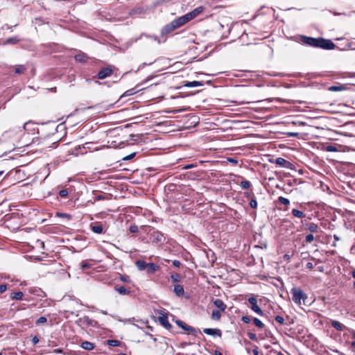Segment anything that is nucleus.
Returning a JSON list of instances; mask_svg holds the SVG:
<instances>
[{"mask_svg":"<svg viewBox=\"0 0 355 355\" xmlns=\"http://www.w3.org/2000/svg\"><path fill=\"white\" fill-rule=\"evenodd\" d=\"M301 40L308 46L318 48L319 37L314 38L309 36H302Z\"/></svg>","mask_w":355,"mask_h":355,"instance_id":"9b49d317","label":"nucleus"},{"mask_svg":"<svg viewBox=\"0 0 355 355\" xmlns=\"http://www.w3.org/2000/svg\"><path fill=\"white\" fill-rule=\"evenodd\" d=\"M158 320L159 323L166 329L169 330L172 328V325L168 322V317L166 315H164L162 316H159L158 318Z\"/></svg>","mask_w":355,"mask_h":355,"instance_id":"a211bd4d","label":"nucleus"},{"mask_svg":"<svg viewBox=\"0 0 355 355\" xmlns=\"http://www.w3.org/2000/svg\"><path fill=\"white\" fill-rule=\"evenodd\" d=\"M203 84L202 82H200V81H192V82H189V81H183L182 82V85L184 86V87H198V86H202Z\"/></svg>","mask_w":355,"mask_h":355,"instance_id":"a878e982","label":"nucleus"},{"mask_svg":"<svg viewBox=\"0 0 355 355\" xmlns=\"http://www.w3.org/2000/svg\"><path fill=\"white\" fill-rule=\"evenodd\" d=\"M149 239L152 243L157 244L163 243L165 239L164 234L158 230L151 232L149 234Z\"/></svg>","mask_w":355,"mask_h":355,"instance_id":"6e6552de","label":"nucleus"},{"mask_svg":"<svg viewBox=\"0 0 355 355\" xmlns=\"http://www.w3.org/2000/svg\"><path fill=\"white\" fill-rule=\"evenodd\" d=\"M252 353L254 355H263V354L259 352L258 347H255V348L252 349Z\"/></svg>","mask_w":355,"mask_h":355,"instance_id":"6e6d98bb","label":"nucleus"},{"mask_svg":"<svg viewBox=\"0 0 355 355\" xmlns=\"http://www.w3.org/2000/svg\"><path fill=\"white\" fill-rule=\"evenodd\" d=\"M204 9L205 8L203 6H198L186 15L189 17V19L191 21L198 17L204 10Z\"/></svg>","mask_w":355,"mask_h":355,"instance_id":"2eb2a0df","label":"nucleus"},{"mask_svg":"<svg viewBox=\"0 0 355 355\" xmlns=\"http://www.w3.org/2000/svg\"><path fill=\"white\" fill-rule=\"evenodd\" d=\"M302 225L304 230L309 231L311 233H316L319 232V225L315 223L309 222L306 219L302 220Z\"/></svg>","mask_w":355,"mask_h":355,"instance_id":"20e7f679","label":"nucleus"},{"mask_svg":"<svg viewBox=\"0 0 355 355\" xmlns=\"http://www.w3.org/2000/svg\"><path fill=\"white\" fill-rule=\"evenodd\" d=\"M351 275H352V277L355 279V269H354V270L351 272Z\"/></svg>","mask_w":355,"mask_h":355,"instance_id":"0e129e2a","label":"nucleus"},{"mask_svg":"<svg viewBox=\"0 0 355 355\" xmlns=\"http://www.w3.org/2000/svg\"><path fill=\"white\" fill-rule=\"evenodd\" d=\"M135 155V153H132V154H130V155H128V156H127V157H124V158H123V159H125V160H129V159H132Z\"/></svg>","mask_w":355,"mask_h":355,"instance_id":"13d9d810","label":"nucleus"},{"mask_svg":"<svg viewBox=\"0 0 355 355\" xmlns=\"http://www.w3.org/2000/svg\"><path fill=\"white\" fill-rule=\"evenodd\" d=\"M129 231L131 233H137L139 232L138 226L135 224H132L129 227Z\"/></svg>","mask_w":355,"mask_h":355,"instance_id":"37998d69","label":"nucleus"},{"mask_svg":"<svg viewBox=\"0 0 355 355\" xmlns=\"http://www.w3.org/2000/svg\"><path fill=\"white\" fill-rule=\"evenodd\" d=\"M172 263L176 268H179L181 266V262L179 260H173Z\"/></svg>","mask_w":355,"mask_h":355,"instance_id":"864d4df0","label":"nucleus"},{"mask_svg":"<svg viewBox=\"0 0 355 355\" xmlns=\"http://www.w3.org/2000/svg\"><path fill=\"white\" fill-rule=\"evenodd\" d=\"M24 293L21 291L15 292L10 294L11 300H23Z\"/></svg>","mask_w":355,"mask_h":355,"instance_id":"bb28decb","label":"nucleus"},{"mask_svg":"<svg viewBox=\"0 0 355 355\" xmlns=\"http://www.w3.org/2000/svg\"><path fill=\"white\" fill-rule=\"evenodd\" d=\"M114 290L119 293L120 295H129L130 293V290L128 289V288H126L125 286H116L114 287Z\"/></svg>","mask_w":355,"mask_h":355,"instance_id":"4be33fe9","label":"nucleus"},{"mask_svg":"<svg viewBox=\"0 0 355 355\" xmlns=\"http://www.w3.org/2000/svg\"><path fill=\"white\" fill-rule=\"evenodd\" d=\"M19 40L17 37H9L6 40V44H15Z\"/></svg>","mask_w":355,"mask_h":355,"instance_id":"e433bc0d","label":"nucleus"},{"mask_svg":"<svg viewBox=\"0 0 355 355\" xmlns=\"http://www.w3.org/2000/svg\"><path fill=\"white\" fill-rule=\"evenodd\" d=\"M177 29L175 25L174 24L173 21L166 24L161 31L162 35H166L171 33H172L173 31Z\"/></svg>","mask_w":355,"mask_h":355,"instance_id":"ddd939ff","label":"nucleus"},{"mask_svg":"<svg viewBox=\"0 0 355 355\" xmlns=\"http://www.w3.org/2000/svg\"><path fill=\"white\" fill-rule=\"evenodd\" d=\"M174 293L178 297H182L184 294V290L182 285L175 284L174 285Z\"/></svg>","mask_w":355,"mask_h":355,"instance_id":"b1692460","label":"nucleus"},{"mask_svg":"<svg viewBox=\"0 0 355 355\" xmlns=\"http://www.w3.org/2000/svg\"><path fill=\"white\" fill-rule=\"evenodd\" d=\"M80 266L83 270L88 269L91 267V264H89L87 260L83 261L80 263Z\"/></svg>","mask_w":355,"mask_h":355,"instance_id":"79ce46f5","label":"nucleus"},{"mask_svg":"<svg viewBox=\"0 0 355 355\" xmlns=\"http://www.w3.org/2000/svg\"><path fill=\"white\" fill-rule=\"evenodd\" d=\"M291 293L293 301L299 306L302 304V302L304 304L308 298L307 295L300 288L293 287L291 290Z\"/></svg>","mask_w":355,"mask_h":355,"instance_id":"f03ea898","label":"nucleus"},{"mask_svg":"<svg viewBox=\"0 0 355 355\" xmlns=\"http://www.w3.org/2000/svg\"><path fill=\"white\" fill-rule=\"evenodd\" d=\"M8 289L6 284H1L0 285V294L5 293Z\"/></svg>","mask_w":355,"mask_h":355,"instance_id":"603ef678","label":"nucleus"},{"mask_svg":"<svg viewBox=\"0 0 355 355\" xmlns=\"http://www.w3.org/2000/svg\"><path fill=\"white\" fill-rule=\"evenodd\" d=\"M148 263H146L144 260L139 259L136 261L135 266L139 270H146Z\"/></svg>","mask_w":355,"mask_h":355,"instance_id":"5701e85b","label":"nucleus"},{"mask_svg":"<svg viewBox=\"0 0 355 355\" xmlns=\"http://www.w3.org/2000/svg\"><path fill=\"white\" fill-rule=\"evenodd\" d=\"M252 322L254 324V325L260 329H262L265 327V324L259 319L257 318H253Z\"/></svg>","mask_w":355,"mask_h":355,"instance_id":"f704fd0d","label":"nucleus"},{"mask_svg":"<svg viewBox=\"0 0 355 355\" xmlns=\"http://www.w3.org/2000/svg\"><path fill=\"white\" fill-rule=\"evenodd\" d=\"M297 206L299 209H293L291 214L293 217L300 218L302 220L306 217V214L304 211L305 206L302 203H297Z\"/></svg>","mask_w":355,"mask_h":355,"instance_id":"0eeeda50","label":"nucleus"},{"mask_svg":"<svg viewBox=\"0 0 355 355\" xmlns=\"http://www.w3.org/2000/svg\"><path fill=\"white\" fill-rule=\"evenodd\" d=\"M113 69L110 67H103L98 72L94 78L103 80L106 78L110 77L113 74Z\"/></svg>","mask_w":355,"mask_h":355,"instance_id":"1a4fd4ad","label":"nucleus"},{"mask_svg":"<svg viewBox=\"0 0 355 355\" xmlns=\"http://www.w3.org/2000/svg\"><path fill=\"white\" fill-rule=\"evenodd\" d=\"M194 166L193 164H188V165H186L185 166L183 167L184 169H189V168H191Z\"/></svg>","mask_w":355,"mask_h":355,"instance_id":"052dcab7","label":"nucleus"},{"mask_svg":"<svg viewBox=\"0 0 355 355\" xmlns=\"http://www.w3.org/2000/svg\"><path fill=\"white\" fill-rule=\"evenodd\" d=\"M250 207L252 209H257V202L255 198H252L249 203Z\"/></svg>","mask_w":355,"mask_h":355,"instance_id":"de8ad7c7","label":"nucleus"},{"mask_svg":"<svg viewBox=\"0 0 355 355\" xmlns=\"http://www.w3.org/2000/svg\"><path fill=\"white\" fill-rule=\"evenodd\" d=\"M314 239L315 238L313 234H309L305 236V242L306 243H311Z\"/></svg>","mask_w":355,"mask_h":355,"instance_id":"ea45409f","label":"nucleus"},{"mask_svg":"<svg viewBox=\"0 0 355 355\" xmlns=\"http://www.w3.org/2000/svg\"><path fill=\"white\" fill-rule=\"evenodd\" d=\"M241 321L245 324H249L251 322V318L248 315L242 316Z\"/></svg>","mask_w":355,"mask_h":355,"instance_id":"8fccbe9b","label":"nucleus"},{"mask_svg":"<svg viewBox=\"0 0 355 355\" xmlns=\"http://www.w3.org/2000/svg\"><path fill=\"white\" fill-rule=\"evenodd\" d=\"M119 279L123 282H126V283L130 282V277L126 275H120Z\"/></svg>","mask_w":355,"mask_h":355,"instance_id":"a19ab883","label":"nucleus"},{"mask_svg":"<svg viewBox=\"0 0 355 355\" xmlns=\"http://www.w3.org/2000/svg\"><path fill=\"white\" fill-rule=\"evenodd\" d=\"M81 347L86 350L90 351L92 350L94 348V344L89 342V341H84L81 344Z\"/></svg>","mask_w":355,"mask_h":355,"instance_id":"c756f323","label":"nucleus"},{"mask_svg":"<svg viewBox=\"0 0 355 355\" xmlns=\"http://www.w3.org/2000/svg\"><path fill=\"white\" fill-rule=\"evenodd\" d=\"M159 270V266L155 263H148L146 268V273L148 275H153Z\"/></svg>","mask_w":355,"mask_h":355,"instance_id":"f3484780","label":"nucleus"},{"mask_svg":"<svg viewBox=\"0 0 355 355\" xmlns=\"http://www.w3.org/2000/svg\"><path fill=\"white\" fill-rule=\"evenodd\" d=\"M351 347L355 350V340L352 342Z\"/></svg>","mask_w":355,"mask_h":355,"instance_id":"e2e57ef3","label":"nucleus"},{"mask_svg":"<svg viewBox=\"0 0 355 355\" xmlns=\"http://www.w3.org/2000/svg\"><path fill=\"white\" fill-rule=\"evenodd\" d=\"M275 320L279 324H284V318L282 316H281V315H276L275 318Z\"/></svg>","mask_w":355,"mask_h":355,"instance_id":"49530a36","label":"nucleus"},{"mask_svg":"<svg viewBox=\"0 0 355 355\" xmlns=\"http://www.w3.org/2000/svg\"><path fill=\"white\" fill-rule=\"evenodd\" d=\"M214 355H223V354L218 350H215L214 352Z\"/></svg>","mask_w":355,"mask_h":355,"instance_id":"680f3d73","label":"nucleus"},{"mask_svg":"<svg viewBox=\"0 0 355 355\" xmlns=\"http://www.w3.org/2000/svg\"><path fill=\"white\" fill-rule=\"evenodd\" d=\"M336 44L330 40L319 37L318 48L325 50H332L336 48Z\"/></svg>","mask_w":355,"mask_h":355,"instance_id":"423d86ee","label":"nucleus"},{"mask_svg":"<svg viewBox=\"0 0 355 355\" xmlns=\"http://www.w3.org/2000/svg\"><path fill=\"white\" fill-rule=\"evenodd\" d=\"M136 92H137L135 91V88L130 89L127 90L126 92H125L122 94L121 97L131 96V95L135 94Z\"/></svg>","mask_w":355,"mask_h":355,"instance_id":"58836bf2","label":"nucleus"},{"mask_svg":"<svg viewBox=\"0 0 355 355\" xmlns=\"http://www.w3.org/2000/svg\"><path fill=\"white\" fill-rule=\"evenodd\" d=\"M171 279L173 282H180L182 279V277L180 274L177 272H173L171 275Z\"/></svg>","mask_w":355,"mask_h":355,"instance_id":"2f4dec72","label":"nucleus"},{"mask_svg":"<svg viewBox=\"0 0 355 355\" xmlns=\"http://www.w3.org/2000/svg\"><path fill=\"white\" fill-rule=\"evenodd\" d=\"M298 135L299 134L297 132H288V135L291 136V137H297Z\"/></svg>","mask_w":355,"mask_h":355,"instance_id":"bf43d9fd","label":"nucleus"},{"mask_svg":"<svg viewBox=\"0 0 355 355\" xmlns=\"http://www.w3.org/2000/svg\"><path fill=\"white\" fill-rule=\"evenodd\" d=\"M173 21L175 25L176 28H178L184 26L187 22L190 21V20L189 19V17L187 16V15H184L175 19L174 20H173Z\"/></svg>","mask_w":355,"mask_h":355,"instance_id":"f8f14e48","label":"nucleus"},{"mask_svg":"<svg viewBox=\"0 0 355 355\" xmlns=\"http://www.w3.org/2000/svg\"><path fill=\"white\" fill-rule=\"evenodd\" d=\"M86 153L85 148L84 146L81 147L78 146V147H76L74 150H73L72 153L75 155L76 156H78L79 154H84Z\"/></svg>","mask_w":355,"mask_h":355,"instance_id":"7c9ffc66","label":"nucleus"},{"mask_svg":"<svg viewBox=\"0 0 355 355\" xmlns=\"http://www.w3.org/2000/svg\"><path fill=\"white\" fill-rule=\"evenodd\" d=\"M326 150L329 152H336L338 150L337 148L333 145L326 146Z\"/></svg>","mask_w":355,"mask_h":355,"instance_id":"09e8293b","label":"nucleus"},{"mask_svg":"<svg viewBox=\"0 0 355 355\" xmlns=\"http://www.w3.org/2000/svg\"><path fill=\"white\" fill-rule=\"evenodd\" d=\"M306 268H309V269H313V267H314V266H313V263H311V262H308V263H306Z\"/></svg>","mask_w":355,"mask_h":355,"instance_id":"4d7b16f0","label":"nucleus"},{"mask_svg":"<svg viewBox=\"0 0 355 355\" xmlns=\"http://www.w3.org/2000/svg\"><path fill=\"white\" fill-rule=\"evenodd\" d=\"M55 130L56 129L53 127L43 126L37 132L41 139H51V144H54L59 139L55 135Z\"/></svg>","mask_w":355,"mask_h":355,"instance_id":"f257e3e1","label":"nucleus"},{"mask_svg":"<svg viewBox=\"0 0 355 355\" xmlns=\"http://www.w3.org/2000/svg\"><path fill=\"white\" fill-rule=\"evenodd\" d=\"M40 341V339L38 338L37 336H35L33 338H32V343L33 345H37Z\"/></svg>","mask_w":355,"mask_h":355,"instance_id":"5fc2aeb1","label":"nucleus"},{"mask_svg":"<svg viewBox=\"0 0 355 355\" xmlns=\"http://www.w3.org/2000/svg\"><path fill=\"white\" fill-rule=\"evenodd\" d=\"M331 326L338 331H343L344 329V325L337 320H331Z\"/></svg>","mask_w":355,"mask_h":355,"instance_id":"c85d7f7f","label":"nucleus"},{"mask_svg":"<svg viewBox=\"0 0 355 355\" xmlns=\"http://www.w3.org/2000/svg\"><path fill=\"white\" fill-rule=\"evenodd\" d=\"M26 70V67L24 65H17L15 67V73L17 74H23Z\"/></svg>","mask_w":355,"mask_h":355,"instance_id":"473e14b6","label":"nucleus"},{"mask_svg":"<svg viewBox=\"0 0 355 355\" xmlns=\"http://www.w3.org/2000/svg\"><path fill=\"white\" fill-rule=\"evenodd\" d=\"M68 195H69V192L67 191V189H62L59 191V196L61 197V198H67L68 197Z\"/></svg>","mask_w":355,"mask_h":355,"instance_id":"c03bdc74","label":"nucleus"},{"mask_svg":"<svg viewBox=\"0 0 355 355\" xmlns=\"http://www.w3.org/2000/svg\"><path fill=\"white\" fill-rule=\"evenodd\" d=\"M248 302L250 305H248V307L250 308L252 311H253L254 313L258 314L259 315L263 316L264 315L263 311L262 309L258 306L257 304V299L252 296L248 298Z\"/></svg>","mask_w":355,"mask_h":355,"instance_id":"39448f33","label":"nucleus"},{"mask_svg":"<svg viewBox=\"0 0 355 355\" xmlns=\"http://www.w3.org/2000/svg\"><path fill=\"white\" fill-rule=\"evenodd\" d=\"M46 321H47L46 318L44 316H42L36 320L35 324H36V325H40L41 324L46 322Z\"/></svg>","mask_w":355,"mask_h":355,"instance_id":"a18cd8bd","label":"nucleus"},{"mask_svg":"<svg viewBox=\"0 0 355 355\" xmlns=\"http://www.w3.org/2000/svg\"><path fill=\"white\" fill-rule=\"evenodd\" d=\"M221 312L220 310L214 309L211 314V319L214 321H219L221 318Z\"/></svg>","mask_w":355,"mask_h":355,"instance_id":"393cba45","label":"nucleus"},{"mask_svg":"<svg viewBox=\"0 0 355 355\" xmlns=\"http://www.w3.org/2000/svg\"><path fill=\"white\" fill-rule=\"evenodd\" d=\"M80 321L82 324L87 326V327H96L97 325V321L91 319L89 316L85 315L80 319Z\"/></svg>","mask_w":355,"mask_h":355,"instance_id":"dca6fc26","label":"nucleus"},{"mask_svg":"<svg viewBox=\"0 0 355 355\" xmlns=\"http://www.w3.org/2000/svg\"><path fill=\"white\" fill-rule=\"evenodd\" d=\"M275 163L277 165L284 167V168H290V166L291 165V163L288 162V160L282 158V157H277L275 160Z\"/></svg>","mask_w":355,"mask_h":355,"instance_id":"6ab92c4d","label":"nucleus"},{"mask_svg":"<svg viewBox=\"0 0 355 355\" xmlns=\"http://www.w3.org/2000/svg\"><path fill=\"white\" fill-rule=\"evenodd\" d=\"M203 332L211 336H217L219 338H221L222 336V331L219 329H212V328H205L203 329Z\"/></svg>","mask_w":355,"mask_h":355,"instance_id":"4468645a","label":"nucleus"},{"mask_svg":"<svg viewBox=\"0 0 355 355\" xmlns=\"http://www.w3.org/2000/svg\"><path fill=\"white\" fill-rule=\"evenodd\" d=\"M107 344L112 347H118L120 346L121 342L118 340H108Z\"/></svg>","mask_w":355,"mask_h":355,"instance_id":"4c0bfd02","label":"nucleus"},{"mask_svg":"<svg viewBox=\"0 0 355 355\" xmlns=\"http://www.w3.org/2000/svg\"><path fill=\"white\" fill-rule=\"evenodd\" d=\"M239 184L243 189H249L252 186L251 182L246 180H242Z\"/></svg>","mask_w":355,"mask_h":355,"instance_id":"72a5a7b5","label":"nucleus"},{"mask_svg":"<svg viewBox=\"0 0 355 355\" xmlns=\"http://www.w3.org/2000/svg\"><path fill=\"white\" fill-rule=\"evenodd\" d=\"M334 239L336 240V241H339V237L336 235V234H334Z\"/></svg>","mask_w":355,"mask_h":355,"instance_id":"338daca9","label":"nucleus"},{"mask_svg":"<svg viewBox=\"0 0 355 355\" xmlns=\"http://www.w3.org/2000/svg\"><path fill=\"white\" fill-rule=\"evenodd\" d=\"M245 196H246V197H250V196H251L252 195H253V193H252L248 192V193H245Z\"/></svg>","mask_w":355,"mask_h":355,"instance_id":"69168bd1","label":"nucleus"},{"mask_svg":"<svg viewBox=\"0 0 355 355\" xmlns=\"http://www.w3.org/2000/svg\"><path fill=\"white\" fill-rule=\"evenodd\" d=\"M283 223H291H291L288 220H287V219L283 220Z\"/></svg>","mask_w":355,"mask_h":355,"instance_id":"774afa93","label":"nucleus"},{"mask_svg":"<svg viewBox=\"0 0 355 355\" xmlns=\"http://www.w3.org/2000/svg\"><path fill=\"white\" fill-rule=\"evenodd\" d=\"M214 305L218 308V310L225 311L227 309V305L220 299H215L213 302Z\"/></svg>","mask_w":355,"mask_h":355,"instance_id":"aec40b11","label":"nucleus"},{"mask_svg":"<svg viewBox=\"0 0 355 355\" xmlns=\"http://www.w3.org/2000/svg\"><path fill=\"white\" fill-rule=\"evenodd\" d=\"M176 324H178V327H181L182 329L187 331L189 334L196 336L197 330L194 327L187 324L186 322L180 320H178L176 321Z\"/></svg>","mask_w":355,"mask_h":355,"instance_id":"9d476101","label":"nucleus"},{"mask_svg":"<svg viewBox=\"0 0 355 355\" xmlns=\"http://www.w3.org/2000/svg\"><path fill=\"white\" fill-rule=\"evenodd\" d=\"M75 60L77 62L85 63L89 60L88 55L85 53H80L74 56Z\"/></svg>","mask_w":355,"mask_h":355,"instance_id":"412c9836","label":"nucleus"},{"mask_svg":"<svg viewBox=\"0 0 355 355\" xmlns=\"http://www.w3.org/2000/svg\"><path fill=\"white\" fill-rule=\"evenodd\" d=\"M345 87L343 86V85H340V86H331L328 88V90L329 91H331V92H339V91H342L343 89H345Z\"/></svg>","mask_w":355,"mask_h":355,"instance_id":"c9c22d12","label":"nucleus"},{"mask_svg":"<svg viewBox=\"0 0 355 355\" xmlns=\"http://www.w3.org/2000/svg\"><path fill=\"white\" fill-rule=\"evenodd\" d=\"M248 336L252 340H254V341L257 340V335L255 334H254V333L248 332Z\"/></svg>","mask_w":355,"mask_h":355,"instance_id":"3c124183","label":"nucleus"},{"mask_svg":"<svg viewBox=\"0 0 355 355\" xmlns=\"http://www.w3.org/2000/svg\"><path fill=\"white\" fill-rule=\"evenodd\" d=\"M277 202L278 203H280L282 205H285L286 207L284 209V210H287L288 209V205H290V200L286 198H284L283 196H279L277 199Z\"/></svg>","mask_w":355,"mask_h":355,"instance_id":"cd10ccee","label":"nucleus"},{"mask_svg":"<svg viewBox=\"0 0 355 355\" xmlns=\"http://www.w3.org/2000/svg\"><path fill=\"white\" fill-rule=\"evenodd\" d=\"M105 223H102L100 221H95L90 223L89 227L91 230L97 234H101L105 233Z\"/></svg>","mask_w":355,"mask_h":355,"instance_id":"7ed1b4c3","label":"nucleus"}]
</instances>
